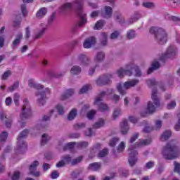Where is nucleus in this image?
<instances>
[{
  "label": "nucleus",
  "instance_id": "1",
  "mask_svg": "<svg viewBox=\"0 0 180 180\" xmlns=\"http://www.w3.org/2000/svg\"><path fill=\"white\" fill-rule=\"evenodd\" d=\"M82 6H84V0H75L72 3H65L60 7V12L65 13L70 12L72 9H77V13L80 18V21L77 22V27H82L86 25V14L82 11Z\"/></svg>",
  "mask_w": 180,
  "mask_h": 180
},
{
  "label": "nucleus",
  "instance_id": "2",
  "mask_svg": "<svg viewBox=\"0 0 180 180\" xmlns=\"http://www.w3.org/2000/svg\"><path fill=\"white\" fill-rule=\"evenodd\" d=\"M149 144H151V139H140L138 142L129 148V151L130 153L128 161L131 167H134V165H136V162H137L138 153L136 148L143 147V146H149Z\"/></svg>",
  "mask_w": 180,
  "mask_h": 180
},
{
  "label": "nucleus",
  "instance_id": "3",
  "mask_svg": "<svg viewBox=\"0 0 180 180\" xmlns=\"http://www.w3.org/2000/svg\"><path fill=\"white\" fill-rule=\"evenodd\" d=\"M178 141H171L163 147L162 154L165 160H174L179 155V148H178Z\"/></svg>",
  "mask_w": 180,
  "mask_h": 180
},
{
  "label": "nucleus",
  "instance_id": "4",
  "mask_svg": "<svg viewBox=\"0 0 180 180\" xmlns=\"http://www.w3.org/2000/svg\"><path fill=\"white\" fill-rule=\"evenodd\" d=\"M117 74L120 78H123L124 75H128L129 77H131V75H134V77H141V70H140V68L134 65V63H129L126 65L125 68H120L117 71Z\"/></svg>",
  "mask_w": 180,
  "mask_h": 180
},
{
  "label": "nucleus",
  "instance_id": "5",
  "mask_svg": "<svg viewBox=\"0 0 180 180\" xmlns=\"http://www.w3.org/2000/svg\"><path fill=\"white\" fill-rule=\"evenodd\" d=\"M150 33L155 34V39L159 44L167 43V32L162 28L152 27L150 29Z\"/></svg>",
  "mask_w": 180,
  "mask_h": 180
},
{
  "label": "nucleus",
  "instance_id": "6",
  "mask_svg": "<svg viewBox=\"0 0 180 180\" xmlns=\"http://www.w3.org/2000/svg\"><path fill=\"white\" fill-rule=\"evenodd\" d=\"M152 101L148 103L146 113H154L155 109L160 106V98L157 96V89L152 91Z\"/></svg>",
  "mask_w": 180,
  "mask_h": 180
},
{
  "label": "nucleus",
  "instance_id": "7",
  "mask_svg": "<svg viewBox=\"0 0 180 180\" xmlns=\"http://www.w3.org/2000/svg\"><path fill=\"white\" fill-rule=\"evenodd\" d=\"M51 94V90L49 88H46L44 91H37L35 95L37 98V103L38 106H44L47 101V95Z\"/></svg>",
  "mask_w": 180,
  "mask_h": 180
},
{
  "label": "nucleus",
  "instance_id": "8",
  "mask_svg": "<svg viewBox=\"0 0 180 180\" xmlns=\"http://www.w3.org/2000/svg\"><path fill=\"white\" fill-rule=\"evenodd\" d=\"M30 116H32V110L30 109V105H29V101H27V98H25L20 117L23 122V120L29 119Z\"/></svg>",
  "mask_w": 180,
  "mask_h": 180
},
{
  "label": "nucleus",
  "instance_id": "9",
  "mask_svg": "<svg viewBox=\"0 0 180 180\" xmlns=\"http://www.w3.org/2000/svg\"><path fill=\"white\" fill-rule=\"evenodd\" d=\"M106 95L105 91H102L95 99L94 105L98 106V110L101 112H108L109 110V107L105 103H102L103 101V97Z\"/></svg>",
  "mask_w": 180,
  "mask_h": 180
},
{
  "label": "nucleus",
  "instance_id": "10",
  "mask_svg": "<svg viewBox=\"0 0 180 180\" xmlns=\"http://www.w3.org/2000/svg\"><path fill=\"white\" fill-rule=\"evenodd\" d=\"M29 134V130L25 129L22 131L18 136L17 140V146L19 147L20 150H26V143L23 141L22 139H25V137H27V135Z\"/></svg>",
  "mask_w": 180,
  "mask_h": 180
},
{
  "label": "nucleus",
  "instance_id": "11",
  "mask_svg": "<svg viewBox=\"0 0 180 180\" xmlns=\"http://www.w3.org/2000/svg\"><path fill=\"white\" fill-rule=\"evenodd\" d=\"M110 78H112V75L107 74L100 76L96 80V83L98 86H103V85H108L110 82Z\"/></svg>",
  "mask_w": 180,
  "mask_h": 180
},
{
  "label": "nucleus",
  "instance_id": "12",
  "mask_svg": "<svg viewBox=\"0 0 180 180\" xmlns=\"http://www.w3.org/2000/svg\"><path fill=\"white\" fill-rule=\"evenodd\" d=\"M39 166V161L35 160L34 161L30 166L29 170L30 174L31 175H33L34 176H40V172L36 171L37 169V167Z\"/></svg>",
  "mask_w": 180,
  "mask_h": 180
},
{
  "label": "nucleus",
  "instance_id": "13",
  "mask_svg": "<svg viewBox=\"0 0 180 180\" xmlns=\"http://www.w3.org/2000/svg\"><path fill=\"white\" fill-rule=\"evenodd\" d=\"M96 43V39L94 37L86 38L83 44L84 49H91Z\"/></svg>",
  "mask_w": 180,
  "mask_h": 180
},
{
  "label": "nucleus",
  "instance_id": "14",
  "mask_svg": "<svg viewBox=\"0 0 180 180\" xmlns=\"http://www.w3.org/2000/svg\"><path fill=\"white\" fill-rule=\"evenodd\" d=\"M176 54V49L174 46H169L164 55V58H173Z\"/></svg>",
  "mask_w": 180,
  "mask_h": 180
},
{
  "label": "nucleus",
  "instance_id": "15",
  "mask_svg": "<svg viewBox=\"0 0 180 180\" xmlns=\"http://www.w3.org/2000/svg\"><path fill=\"white\" fill-rule=\"evenodd\" d=\"M140 82V81L137 79H129L125 83H124V88L125 89H130V88H133L134 86H136Z\"/></svg>",
  "mask_w": 180,
  "mask_h": 180
},
{
  "label": "nucleus",
  "instance_id": "16",
  "mask_svg": "<svg viewBox=\"0 0 180 180\" xmlns=\"http://www.w3.org/2000/svg\"><path fill=\"white\" fill-rule=\"evenodd\" d=\"M120 131L122 134H127L129 132V130L130 129V127H129V124L127 123V120H123L120 124Z\"/></svg>",
  "mask_w": 180,
  "mask_h": 180
},
{
  "label": "nucleus",
  "instance_id": "17",
  "mask_svg": "<svg viewBox=\"0 0 180 180\" xmlns=\"http://www.w3.org/2000/svg\"><path fill=\"white\" fill-rule=\"evenodd\" d=\"M47 12H48L47 8L46 7L41 8L39 10H38V11L36 13L37 19H39V20L43 19V18H44V16L47 15Z\"/></svg>",
  "mask_w": 180,
  "mask_h": 180
},
{
  "label": "nucleus",
  "instance_id": "18",
  "mask_svg": "<svg viewBox=\"0 0 180 180\" xmlns=\"http://www.w3.org/2000/svg\"><path fill=\"white\" fill-rule=\"evenodd\" d=\"M78 60L79 61L81 65H88V64L91 63V60H89V58L83 54L79 56Z\"/></svg>",
  "mask_w": 180,
  "mask_h": 180
},
{
  "label": "nucleus",
  "instance_id": "19",
  "mask_svg": "<svg viewBox=\"0 0 180 180\" xmlns=\"http://www.w3.org/2000/svg\"><path fill=\"white\" fill-rule=\"evenodd\" d=\"M23 38L22 33H19L15 36V40L13 41L12 47L13 49H17L19 44H20V40Z\"/></svg>",
  "mask_w": 180,
  "mask_h": 180
},
{
  "label": "nucleus",
  "instance_id": "20",
  "mask_svg": "<svg viewBox=\"0 0 180 180\" xmlns=\"http://www.w3.org/2000/svg\"><path fill=\"white\" fill-rule=\"evenodd\" d=\"M74 89H68L65 91V93L63 94L60 97L61 101H65V99H68V98H70V96H72V95L75 94Z\"/></svg>",
  "mask_w": 180,
  "mask_h": 180
},
{
  "label": "nucleus",
  "instance_id": "21",
  "mask_svg": "<svg viewBox=\"0 0 180 180\" xmlns=\"http://www.w3.org/2000/svg\"><path fill=\"white\" fill-rule=\"evenodd\" d=\"M141 18V14L139 11H136L134 13V15L129 20V25H131V23H134V22H137L139 19Z\"/></svg>",
  "mask_w": 180,
  "mask_h": 180
},
{
  "label": "nucleus",
  "instance_id": "22",
  "mask_svg": "<svg viewBox=\"0 0 180 180\" xmlns=\"http://www.w3.org/2000/svg\"><path fill=\"white\" fill-rule=\"evenodd\" d=\"M112 10L109 6L105 7V14H102L103 18L105 19H109V18H112Z\"/></svg>",
  "mask_w": 180,
  "mask_h": 180
},
{
  "label": "nucleus",
  "instance_id": "23",
  "mask_svg": "<svg viewBox=\"0 0 180 180\" xmlns=\"http://www.w3.org/2000/svg\"><path fill=\"white\" fill-rule=\"evenodd\" d=\"M105 60V53L103 52H98L94 58L95 63H101Z\"/></svg>",
  "mask_w": 180,
  "mask_h": 180
},
{
  "label": "nucleus",
  "instance_id": "24",
  "mask_svg": "<svg viewBox=\"0 0 180 180\" xmlns=\"http://www.w3.org/2000/svg\"><path fill=\"white\" fill-rule=\"evenodd\" d=\"M115 18L116 22H118V23H120L121 25H123V23H124V18L123 17V15H122V13L116 12L115 13Z\"/></svg>",
  "mask_w": 180,
  "mask_h": 180
},
{
  "label": "nucleus",
  "instance_id": "25",
  "mask_svg": "<svg viewBox=\"0 0 180 180\" xmlns=\"http://www.w3.org/2000/svg\"><path fill=\"white\" fill-rule=\"evenodd\" d=\"M172 135V132H171V131H166L163 132L160 137L161 141H166V140H168V139H169V137H171Z\"/></svg>",
  "mask_w": 180,
  "mask_h": 180
},
{
  "label": "nucleus",
  "instance_id": "26",
  "mask_svg": "<svg viewBox=\"0 0 180 180\" xmlns=\"http://www.w3.org/2000/svg\"><path fill=\"white\" fill-rule=\"evenodd\" d=\"M100 39L102 46H106V44H108V33H101Z\"/></svg>",
  "mask_w": 180,
  "mask_h": 180
},
{
  "label": "nucleus",
  "instance_id": "27",
  "mask_svg": "<svg viewBox=\"0 0 180 180\" xmlns=\"http://www.w3.org/2000/svg\"><path fill=\"white\" fill-rule=\"evenodd\" d=\"M158 68H160V63H158V61L155 60L152 63V67L148 69V74H151L153 71H154L155 70H158Z\"/></svg>",
  "mask_w": 180,
  "mask_h": 180
},
{
  "label": "nucleus",
  "instance_id": "28",
  "mask_svg": "<svg viewBox=\"0 0 180 180\" xmlns=\"http://www.w3.org/2000/svg\"><path fill=\"white\" fill-rule=\"evenodd\" d=\"M89 169H91V171H98V169H101V164L99 162L91 163L89 166Z\"/></svg>",
  "mask_w": 180,
  "mask_h": 180
},
{
  "label": "nucleus",
  "instance_id": "29",
  "mask_svg": "<svg viewBox=\"0 0 180 180\" xmlns=\"http://www.w3.org/2000/svg\"><path fill=\"white\" fill-rule=\"evenodd\" d=\"M70 73L72 75H78L81 74V68L79 66L75 65L70 69Z\"/></svg>",
  "mask_w": 180,
  "mask_h": 180
},
{
  "label": "nucleus",
  "instance_id": "30",
  "mask_svg": "<svg viewBox=\"0 0 180 180\" xmlns=\"http://www.w3.org/2000/svg\"><path fill=\"white\" fill-rule=\"evenodd\" d=\"M104 124H105V120H103V119H100L97 122H96L93 125V129H101V127H103Z\"/></svg>",
  "mask_w": 180,
  "mask_h": 180
},
{
  "label": "nucleus",
  "instance_id": "31",
  "mask_svg": "<svg viewBox=\"0 0 180 180\" xmlns=\"http://www.w3.org/2000/svg\"><path fill=\"white\" fill-rule=\"evenodd\" d=\"M89 89H92V86L90 84L84 85L82 86V89H80L79 94H86V92H88Z\"/></svg>",
  "mask_w": 180,
  "mask_h": 180
},
{
  "label": "nucleus",
  "instance_id": "32",
  "mask_svg": "<svg viewBox=\"0 0 180 180\" xmlns=\"http://www.w3.org/2000/svg\"><path fill=\"white\" fill-rule=\"evenodd\" d=\"M77 116V110L72 109L68 116V120H74Z\"/></svg>",
  "mask_w": 180,
  "mask_h": 180
},
{
  "label": "nucleus",
  "instance_id": "33",
  "mask_svg": "<svg viewBox=\"0 0 180 180\" xmlns=\"http://www.w3.org/2000/svg\"><path fill=\"white\" fill-rule=\"evenodd\" d=\"M50 140V136L49 135L44 134L42 135L41 141V146H46L47 144V141Z\"/></svg>",
  "mask_w": 180,
  "mask_h": 180
},
{
  "label": "nucleus",
  "instance_id": "34",
  "mask_svg": "<svg viewBox=\"0 0 180 180\" xmlns=\"http://www.w3.org/2000/svg\"><path fill=\"white\" fill-rule=\"evenodd\" d=\"M103 25H105V21L103 20L98 21L94 26V30H101V29L103 27Z\"/></svg>",
  "mask_w": 180,
  "mask_h": 180
},
{
  "label": "nucleus",
  "instance_id": "35",
  "mask_svg": "<svg viewBox=\"0 0 180 180\" xmlns=\"http://www.w3.org/2000/svg\"><path fill=\"white\" fill-rule=\"evenodd\" d=\"M136 37V32L133 30H129L127 33V38L128 40H131Z\"/></svg>",
  "mask_w": 180,
  "mask_h": 180
},
{
  "label": "nucleus",
  "instance_id": "36",
  "mask_svg": "<svg viewBox=\"0 0 180 180\" xmlns=\"http://www.w3.org/2000/svg\"><path fill=\"white\" fill-rule=\"evenodd\" d=\"M176 106V101H175V100H172L171 102L167 103V109H168V110H171L172 109H175Z\"/></svg>",
  "mask_w": 180,
  "mask_h": 180
},
{
  "label": "nucleus",
  "instance_id": "37",
  "mask_svg": "<svg viewBox=\"0 0 180 180\" xmlns=\"http://www.w3.org/2000/svg\"><path fill=\"white\" fill-rule=\"evenodd\" d=\"M120 115H122V110H120V108L115 109L112 114V119H114V120L117 119Z\"/></svg>",
  "mask_w": 180,
  "mask_h": 180
},
{
  "label": "nucleus",
  "instance_id": "38",
  "mask_svg": "<svg viewBox=\"0 0 180 180\" xmlns=\"http://www.w3.org/2000/svg\"><path fill=\"white\" fill-rule=\"evenodd\" d=\"M117 143H119V138L114 137L110 141L109 146L110 147H115Z\"/></svg>",
  "mask_w": 180,
  "mask_h": 180
},
{
  "label": "nucleus",
  "instance_id": "39",
  "mask_svg": "<svg viewBox=\"0 0 180 180\" xmlns=\"http://www.w3.org/2000/svg\"><path fill=\"white\" fill-rule=\"evenodd\" d=\"M6 139H8V132L3 131L0 134V143H4V141H6Z\"/></svg>",
  "mask_w": 180,
  "mask_h": 180
},
{
  "label": "nucleus",
  "instance_id": "40",
  "mask_svg": "<svg viewBox=\"0 0 180 180\" xmlns=\"http://www.w3.org/2000/svg\"><path fill=\"white\" fill-rule=\"evenodd\" d=\"M117 89L118 91V92H120V95H126L127 94V92L126 91V90L123 89V87L122 86V84H119L117 86Z\"/></svg>",
  "mask_w": 180,
  "mask_h": 180
},
{
  "label": "nucleus",
  "instance_id": "41",
  "mask_svg": "<svg viewBox=\"0 0 180 180\" xmlns=\"http://www.w3.org/2000/svg\"><path fill=\"white\" fill-rule=\"evenodd\" d=\"M126 147V143H124V141H122L118 147H117V151L118 153H123V151H124V148Z\"/></svg>",
  "mask_w": 180,
  "mask_h": 180
},
{
  "label": "nucleus",
  "instance_id": "42",
  "mask_svg": "<svg viewBox=\"0 0 180 180\" xmlns=\"http://www.w3.org/2000/svg\"><path fill=\"white\" fill-rule=\"evenodd\" d=\"M82 159H83L82 156H79L75 159H73L71 162V165H77V164H79V162H81V161H82Z\"/></svg>",
  "mask_w": 180,
  "mask_h": 180
},
{
  "label": "nucleus",
  "instance_id": "43",
  "mask_svg": "<svg viewBox=\"0 0 180 180\" xmlns=\"http://www.w3.org/2000/svg\"><path fill=\"white\" fill-rule=\"evenodd\" d=\"M19 99H20V95H19L18 93H15L13 96V101L15 106H19Z\"/></svg>",
  "mask_w": 180,
  "mask_h": 180
},
{
  "label": "nucleus",
  "instance_id": "44",
  "mask_svg": "<svg viewBox=\"0 0 180 180\" xmlns=\"http://www.w3.org/2000/svg\"><path fill=\"white\" fill-rule=\"evenodd\" d=\"M119 36H120V32L115 31L110 34V39H111V40H115L117 39Z\"/></svg>",
  "mask_w": 180,
  "mask_h": 180
},
{
  "label": "nucleus",
  "instance_id": "45",
  "mask_svg": "<svg viewBox=\"0 0 180 180\" xmlns=\"http://www.w3.org/2000/svg\"><path fill=\"white\" fill-rule=\"evenodd\" d=\"M18 88H19V82H15L13 85H12L11 86L8 87V91L9 92H13V91H15V89H18Z\"/></svg>",
  "mask_w": 180,
  "mask_h": 180
},
{
  "label": "nucleus",
  "instance_id": "46",
  "mask_svg": "<svg viewBox=\"0 0 180 180\" xmlns=\"http://www.w3.org/2000/svg\"><path fill=\"white\" fill-rule=\"evenodd\" d=\"M21 12L23 16H27V8L25 4H22L20 6Z\"/></svg>",
  "mask_w": 180,
  "mask_h": 180
},
{
  "label": "nucleus",
  "instance_id": "47",
  "mask_svg": "<svg viewBox=\"0 0 180 180\" xmlns=\"http://www.w3.org/2000/svg\"><path fill=\"white\" fill-rule=\"evenodd\" d=\"M19 178H20V172L19 171H15L13 174V176L11 177L12 180H19Z\"/></svg>",
  "mask_w": 180,
  "mask_h": 180
},
{
  "label": "nucleus",
  "instance_id": "48",
  "mask_svg": "<svg viewBox=\"0 0 180 180\" xmlns=\"http://www.w3.org/2000/svg\"><path fill=\"white\" fill-rule=\"evenodd\" d=\"M44 32H46V28H42L41 31H39L34 37V40H37V39H40L43 34H44Z\"/></svg>",
  "mask_w": 180,
  "mask_h": 180
},
{
  "label": "nucleus",
  "instance_id": "49",
  "mask_svg": "<svg viewBox=\"0 0 180 180\" xmlns=\"http://www.w3.org/2000/svg\"><path fill=\"white\" fill-rule=\"evenodd\" d=\"M146 84L150 87H151V86H154L157 85V82L155 81V79H149L146 80Z\"/></svg>",
  "mask_w": 180,
  "mask_h": 180
},
{
  "label": "nucleus",
  "instance_id": "50",
  "mask_svg": "<svg viewBox=\"0 0 180 180\" xmlns=\"http://www.w3.org/2000/svg\"><path fill=\"white\" fill-rule=\"evenodd\" d=\"M154 130V128L150 125H147L144 127L143 131V133H150Z\"/></svg>",
  "mask_w": 180,
  "mask_h": 180
},
{
  "label": "nucleus",
  "instance_id": "51",
  "mask_svg": "<svg viewBox=\"0 0 180 180\" xmlns=\"http://www.w3.org/2000/svg\"><path fill=\"white\" fill-rule=\"evenodd\" d=\"M59 176L60 174L56 170L53 171L51 174V178H52V179H57Z\"/></svg>",
  "mask_w": 180,
  "mask_h": 180
},
{
  "label": "nucleus",
  "instance_id": "52",
  "mask_svg": "<svg viewBox=\"0 0 180 180\" xmlns=\"http://www.w3.org/2000/svg\"><path fill=\"white\" fill-rule=\"evenodd\" d=\"M12 74V72L11 70L6 71L1 77V79H8V77H10V75Z\"/></svg>",
  "mask_w": 180,
  "mask_h": 180
},
{
  "label": "nucleus",
  "instance_id": "53",
  "mask_svg": "<svg viewBox=\"0 0 180 180\" xmlns=\"http://www.w3.org/2000/svg\"><path fill=\"white\" fill-rule=\"evenodd\" d=\"M96 114V111L95 110H91L87 113L88 119H94V116Z\"/></svg>",
  "mask_w": 180,
  "mask_h": 180
},
{
  "label": "nucleus",
  "instance_id": "54",
  "mask_svg": "<svg viewBox=\"0 0 180 180\" xmlns=\"http://www.w3.org/2000/svg\"><path fill=\"white\" fill-rule=\"evenodd\" d=\"M86 124L85 123H80L75 124L74 127L75 130H79V129H84Z\"/></svg>",
  "mask_w": 180,
  "mask_h": 180
},
{
  "label": "nucleus",
  "instance_id": "55",
  "mask_svg": "<svg viewBox=\"0 0 180 180\" xmlns=\"http://www.w3.org/2000/svg\"><path fill=\"white\" fill-rule=\"evenodd\" d=\"M77 147H79V148H85V147H88V142L86 141L79 142L77 143Z\"/></svg>",
  "mask_w": 180,
  "mask_h": 180
},
{
  "label": "nucleus",
  "instance_id": "56",
  "mask_svg": "<svg viewBox=\"0 0 180 180\" xmlns=\"http://www.w3.org/2000/svg\"><path fill=\"white\" fill-rule=\"evenodd\" d=\"M109 153L108 149L105 148L103 150L100 151L98 153V157H106V155Z\"/></svg>",
  "mask_w": 180,
  "mask_h": 180
},
{
  "label": "nucleus",
  "instance_id": "57",
  "mask_svg": "<svg viewBox=\"0 0 180 180\" xmlns=\"http://www.w3.org/2000/svg\"><path fill=\"white\" fill-rule=\"evenodd\" d=\"M139 139V134H134L130 139L129 143H133Z\"/></svg>",
  "mask_w": 180,
  "mask_h": 180
},
{
  "label": "nucleus",
  "instance_id": "58",
  "mask_svg": "<svg viewBox=\"0 0 180 180\" xmlns=\"http://www.w3.org/2000/svg\"><path fill=\"white\" fill-rule=\"evenodd\" d=\"M63 160L65 162V164H69V162H71V161L72 162L71 157H70L68 155H65Z\"/></svg>",
  "mask_w": 180,
  "mask_h": 180
},
{
  "label": "nucleus",
  "instance_id": "59",
  "mask_svg": "<svg viewBox=\"0 0 180 180\" xmlns=\"http://www.w3.org/2000/svg\"><path fill=\"white\" fill-rule=\"evenodd\" d=\"M54 112V110H51L49 112V115H44L42 118V120H44L45 122H47V120H49L50 119V117H51V115L53 114V112Z\"/></svg>",
  "mask_w": 180,
  "mask_h": 180
},
{
  "label": "nucleus",
  "instance_id": "60",
  "mask_svg": "<svg viewBox=\"0 0 180 180\" xmlns=\"http://www.w3.org/2000/svg\"><path fill=\"white\" fill-rule=\"evenodd\" d=\"M177 116L179 117V120H178L177 123L175 124L174 129H175V130H176V131H179V130H180V113L178 114Z\"/></svg>",
  "mask_w": 180,
  "mask_h": 180
},
{
  "label": "nucleus",
  "instance_id": "61",
  "mask_svg": "<svg viewBox=\"0 0 180 180\" xmlns=\"http://www.w3.org/2000/svg\"><path fill=\"white\" fill-rule=\"evenodd\" d=\"M74 146H75V142H70L68 143L64 148V150H67V148H69L71 150L72 148H74Z\"/></svg>",
  "mask_w": 180,
  "mask_h": 180
},
{
  "label": "nucleus",
  "instance_id": "62",
  "mask_svg": "<svg viewBox=\"0 0 180 180\" xmlns=\"http://www.w3.org/2000/svg\"><path fill=\"white\" fill-rule=\"evenodd\" d=\"M56 109L59 115H64V108H63L60 105H58L56 106Z\"/></svg>",
  "mask_w": 180,
  "mask_h": 180
},
{
  "label": "nucleus",
  "instance_id": "63",
  "mask_svg": "<svg viewBox=\"0 0 180 180\" xmlns=\"http://www.w3.org/2000/svg\"><path fill=\"white\" fill-rule=\"evenodd\" d=\"M143 6H144V8H154L155 5L153 4V3H150V2H145L143 3Z\"/></svg>",
  "mask_w": 180,
  "mask_h": 180
},
{
  "label": "nucleus",
  "instance_id": "64",
  "mask_svg": "<svg viewBox=\"0 0 180 180\" xmlns=\"http://www.w3.org/2000/svg\"><path fill=\"white\" fill-rule=\"evenodd\" d=\"M174 172H178V174H179V172H180V164L176 162H174Z\"/></svg>",
  "mask_w": 180,
  "mask_h": 180
}]
</instances>
